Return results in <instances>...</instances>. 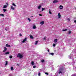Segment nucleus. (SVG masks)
<instances>
[{
	"mask_svg": "<svg viewBox=\"0 0 76 76\" xmlns=\"http://www.w3.org/2000/svg\"><path fill=\"white\" fill-rule=\"evenodd\" d=\"M58 18H59V19H60V18H61V15H60V13H58Z\"/></svg>",
	"mask_w": 76,
	"mask_h": 76,
	"instance_id": "nucleus-6",
	"label": "nucleus"
},
{
	"mask_svg": "<svg viewBox=\"0 0 76 76\" xmlns=\"http://www.w3.org/2000/svg\"><path fill=\"white\" fill-rule=\"evenodd\" d=\"M49 13L50 14V15H51L52 13H51V10H49Z\"/></svg>",
	"mask_w": 76,
	"mask_h": 76,
	"instance_id": "nucleus-28",
	"label": "nucleus"
},
{
	"mask_svg": "<svg viewBox=\"0 0 76 76\" xmlns=\"http://www.w3.org/2000/svg\"><path fill=\"white\" fill-rule=\"evenodd\" d=\"M12 57H13L12 56H9V58H12Z\"/></svg>",
	"mask_w": 76,
	"mask_h": 76,
	"instance_id": "nucleus-31",
	"label": "nucleus"
},
{
	"mask_svg": "<svg viewBox=\"0 0 76 76\" xmlns=\"http://www.w3.org/2000/svg\"><path fill=\"white\" fill-rule=\"evenodd\" d=\"M8 62L7 61H6V64H5V66H7L8 64Z\"/></svg>",
	"mask_w": 76,
	"mask_h": 76,
	"instance_id": "nucleus-20",
	"label": "nucleus"
},
{
	"mask_svg": "<svg viewBox=\"0 0 76 76\" xmlns=\"http://www.w3.org/2000/svg\"><path fill=\"white\" fill-rule=\"evenodd\" d=\"M72 56H73V55L72 54H71L70 55H69V58L70 59L71 58V59H72V60L73 61V60H74V59H73V57Z\"/></svg>",
	"mask_w": 76,
	"mask_h": 76,
	"instance_id": "nucleus-3",
	"label": "nucleus"
},
{
	"mask_svg": "<svg viewBox=\"0 0 76 76\" xmlns=\"http://www.w3.org/2000/svg\"><path fill=\"white\" fill-rule=\"evenodd\" d=\"M45 75H48V73L47 72H45Z\"/></svg>",
	"mask_w": 76,
	"mask_h": 76,
	"instance_id": "nucleus-34",
	"label": "nucleus"
},
{
	"mask_svg": "<svg viewBox=\"0 0 76 76\" xmlns=\"http://www.w3.org/2000/svg\"><path fill=\"white\" fill-rule=\"evenodd\" d=\"M7 7V5H4L3 7V9H6Z\"/></svg>",
	"mask_w": 76,
	"mask_h": 76,
	"instance_id": "nucleus-17",
	"label": "nucleus"
},
{
	"mask_svg": "<svg viewBox=\"0 0 76 76\" xmlns=\"http://www.w3.org/2000/svg\"><path fill=\"white\" fill-rule=\"evenodd\" d=\"M41 6L39 5L38 7V9H41Z\"/></svg>",
	"mask_w": 76,
	"mask_h": 76,
	"instance_id": "nucleus-15",
	"label": "nucleus"
},
{
	"mask_svg": "<svg viewBox=\"0 0 76 76\" xmlns=\"http://www.w3.org/2000/svg\"><path fill=\"white\" fill-rule=\"evenodd\" d=\"M30 38H31V39H34V37L32 35H30Z\"/></svg>",
	"mask_w": 76,
	"mask_h": 76,
	"instance_id": "nucleus-18",
	"label": "nucleus"
},
{
	"mask_svg": "<svg viewBox=\"0 0 76 76\" xmlns=\"http://www.w3.org/2000/svg\"><path fill=\"white\" fill-rule=\"evenodd\" d=\"M38 75L39 76H41V73L40 72H38Z\"/></svg>",
	"mask_w": 76,
	"mask_h": 76,
	"instance_id": "nucleus-22",
	"label": "nucleus"
},
{
	"mask_svg": "<svg viewBox=\"0 0 76 76\" xmlns=\"http://www.w3.org/2000/svg\"><path fill=\"white\" fill-rule=\"evenodd\" d=\"M74 22H75V23H76V20H75L74 21Z\"/></svg>",
	"mask_w": 76,
	"mask_h": 76,
	"instance_id": "nucleus-43",
	"label": "nucleus"
},
{
	"mask_svg": "<svg viewBox=\"0 0 76 76\" xmlns=\"http://www.w3.org/2000/svg\"><path fill=\"white\" fill-rule=\"evenodd\" d=\"M31 64L32 66H34V61L31 62Z\"/></svg>",
	"mask_w": 76,
	"mask_h": 76,
	"instance_id": "nucleus-21",
	"label": "nucleus"
},
{
	"mask_svg": "<svg viewBox=\"0 0 76 76\" xmlns=\"http://www.w3.org/2000/svg\"><path fill=\"white\" fill-rule=\"evenodd\" d=\"M41 63L42 64L43 63H44L45 62V60H44V59H42L41 60Z\"/></svg>",
	"mask_w": 76,
	"mask_h": 76,
	"instance_id": "nucleus-9",
	"label": "nucleus"
},
{
	"mask_svg": "<svg viewBox=\"0 0 76 76\" xmlns=\"http://www.w3.org/2000/svg\"><path fill=\"white\" fill-rule=\"evenodd\" d=\"M0 16H4V14H0Z\"/></svg>",
	"mask_w": 76,
	"mask_h": 76,
	"instance_id": "nucleus-23",
	"label": "nucleus"
},
{
	"mask_svg": "<svg viewBox=\"0 0 76 76\" xmlns=\"http://www.w3.org/2000/svg\"><path fill=\"white\" fill-rule=\"evenodd\" d=\"M20 36L21 37H22V34H19Z\"/></svg>",
	"mask_w": 76,
	"mask_h": 76,
	"instance_id": "nucleus-38",
	"label": "nucleus"
},
{
	"mask_svg": "<svg viewBox=\"0 0 76 76\" xmlns=\"http://www.w3.org/2000/svg\"><path fill=\"white\" fill-rule=\"evenodd\" d=\"M8 47H10V45H8Z\"/></svg>",
	"mask_w": 76,
	"mask_h": 76,
	"instance_id": "nucleus-44",
	"label": "nucleus"
},
{
	"mask_svg": "<svg viewBox=\"0 0 76 76\" xmlns=\"http://www.w3.org/2000/svg\"><path fill=\"white\" fill-rule=\"evenodd\" d=\"M32 17H33V16H32Z\"/></svg>",
	"mask_w": 76,
	"mask_h": 76,
	"instance_id": "nucleus-46",
	"label": "nucleus"
},
{
	"mask_svg": "<svg viewBox=\"0 0 76 76\" xmlns=\"http://www.w3.org/2000/svg\"><path fill=\"white\" fill-rule=\"evenodd\" d=\"M12 5H13V6H15V7H16V5H15V4L14 3H12Z\"/></svg>",
	"mask_w": 76,
	"mask_h": 76,
	"instance_id": "nucleus-24",
	"label": "nucleus"
},
{
	"mask_svg": "<svg viewBox=\"0 0 76 76\" xmlns=\"http://www.w3.org/2000/svg\"><path fill=\"white\" fill-rule=\"evenodd\" d=\"M8 45H8V44H6V47H8Z\"/></svg>",
	"mask_w": 76,
	"mask_h": 76,
	"instance_id": "nucleus-39",
	"label": "nucleus"
},
{
	"mask_svg": "<svg viewBox=\"0 0 76 76\" xmlns=\"http://www.w3.org/2000/svg\"><path fill=\"white\" fill-rule=\"evenodd\" d=\"M5 30H6V31H7V29H6V28H5Z\"/></svg>",
	"mask_w": 76,
	"mask_h": 76,
	"instance_id": "nucleus-45",
	"label": "nucleus"
},
{
	"mask_svg": "<svg viewBox=\"0 0 76 76\" xmlns=\"http://www.w3.org/2000/svg\"><path fill=\"white\" fill-rule=\"evenodd\" d=\"M36 67V66H34L33 67V68L34 69V68H35Z\"/></svg>",
	"mask_w": 76,
	"mask_h": 76,
	"instance_id": "nucleus-37",
	"label": "nucleus"
},
{
	"mask_svg": "<svg viewBox=\"0 0 76 76\" xmlns=\"http://www.w3.org/2000/svg\"><path fill=\"white\" fill-rule=\"evenodd\" d=\"M3 10L4 12H6V11L7 10H6V9H3Z\"/></svg>",
	"mask_w": 76,
	"mask_h": 76,
	"instance_id": "nucleus-25",
	"label": "nucleus"
},
{
	"mask_svg": "<svg viewBox=\"0 0 76 76\" xmlns=\"http://www.w3.org/2000/svg\"><path fill=\"white\" fill-rule=\"evenodd\" d=\"M71 32H72L71 31L69 30V31H68V34H71Z\"/></svg>",
	"mask_w": 76,
	"mask_h": 76,
	"instance_id": "nucleus-29",
	"label": "nucleus"
},
{
	"mask_svg": "<svg viewBox=\"0 0 76 76\" xmlns=\"http://www.w3.org/2000/svg\"><path fill=\"white\" fill-rule=\"evenodd\" d=\"M4 49L3 51V52H5L7 50V48L6 47H4Z\"/></svg>",
	"mask_w": 76,
	"mask_h": 76,
	"instance_id": "nucleus-10",
	"label": "nucleus"
},
{
	"mask_svg": "<svg viewBox=\"0 0 76 76\" xmlns=\"http://www.w3.org/2000/svg\"><path fill=\"white\" fill-rule=\"evenodd\" d=\"M33 29H36L37 28V27H36V26H35V24H33Z\"/></svg>",
	"mask_w": 76,
	"mask_h": 76,
	"instance_id": "nucleus-12",
	"label": "nucleus"
},
{
	"mask_svg": "<svg viewBox=\"0 0 76 76\" xmlns=\"http://www.w3.org/2000/svg\"><path fill=\"white\" fill-rule=\"evenodd\" d=\"M45 10V8H42V11H44Z\"/></svg>",
	"mask_w": 76,
	"mask_h": 76,
	"instance_id": "nucleus-27",
	"label": "nucleus"
},
{
	"mask_svg": "<svg viewBox=\"0 0 76 76\" xmlns=\"http://www.w3.org/2000/svg\"><path fill=\"white\" fill-rule=\"evenodd\" d=\"M28 20L29 22H31V19L28 18Z\"/></svg>",
	"mask_w": 76,
	"mask_h": 76,
	"instance_id": "nucleus-32",
	"label": "nucleus"
},
{
	"mask_svg": "<svg viewBox=\"0 0 76 76\" xmlns=\"http://www.w3.org/2000/svg\"><path fill=\"white\" fill-rule=\"evenodd\" d=\"M56 44H53V47H55L56 46Z\"/></svg>",
	"mask_w": 76,
	"mask_h": 76,
	"instance_id": "nucleus-35",
	"label": "nucleus"
},
{
	"mask_svg": "<svg viewBox=\"0 0 76 76\" xmlns=\"http://www.w3.org/2000/svg\"><path fill=\"white\" fill-rule=\"evenodd\" d=\"M68 64H69V65H70L71 64V63L70 62H69L68 63Z\"/></svg>",
	"mask_w": 76,
	"mask_h": 76,
	"instance_id": "nucleus-40",
	"label": "nucleus"
},
{
	"mask_svg": "<svg viewBox=\"0 0 76 76\" xmlns=\"http://www.w3.org/2000/svg\"><path fill=\"white\" fill-rule=\"evenodd\" d=\"M68 20H69V21H70V19L68 18L67 19Z\"/></svg>",
	"mask_w": 76,
	"mask_h": 76,
	"instance_id": "nucleus-42",
	"label": "nucleus"
},
{
	"mask_svg": "<svg viewBox=\"0 0 76 76\" xmlns=\"http://www.w3.org/2000/svg\"><path fill=\"white\" fill-rule=\"evenodd\" d=\"M57 2H58V1H57V0H55L53 1V3H56Z\"/></svg>",
	"mask_w": 76,
	"mask_h": 76,
	"instance_id": "nucleus-13",
	"label": "nucleus"
},
{
	"mask_svg": "<svg viewBox=\"0 0 76 76\" xmlns=\"http://www.w3.org/2000/svg\"><path fill=\"white\" fill-rule=\"evenodd\" d=\"M39 16H42V15L40 14H39Z\"/></svg>",
	"mask_w": 76,
	"mask_h": 76,
	"instance_id": "nucleus-41",
	"label": "nucleus"
},
{
	"mask_svg": "<svg viewBox=\"0 0 76 76\" xmlns=\"http://www.w3.org/2000/svg\"><path fill=\"white\" fill-rule=\"evenodd\" d=\"M64 71V69L62 68H61L59 69V71L58 72V73L59 74H62V73H64V72H63Z\"/></svg>",
	"mask_w": 76,
	"mask_h": 76,
	"instance_id": "nucleus-1",
	"label": "nucleus"
},
{
	"mask_svg": "<svg viewBox=\"0 0 76 76\" xmlns=\"http://www.w3.org/2000/svg\"><path fill=\"white\" fill-rule=\"evenodd\" d=\"M46 38H47V37L45 36L44 37V38L43 39V40L44 41L46 40Z\"/></svg>",
	"mask_w": 76,
	"mask_h": 76,
	"instance_id": "nucleus-16",
	"label": "nucleus"
},
{
	"mask_svg": "<svg viewBox=\"0 0 76 76\" xmlns=\"http://www.w3.org/2000/svg\"><path fill=\"white\" fill-rule=\"evenodd\" d=\"M11 70H14V69H13V67H11Z\"/></svg>",
	"mask_w": 76,
	"mask_h": 76,
	"instance_id": "nucleus-26",
	"label": "nucleus"
},
{
	"mask_svg": "<svg viewBox=\"0 0 76 76\" xmlns=\"http://www.w3.org/2000/svg\"><path fill=\"white\" fill-rule=\"evenodd\" d=\"M9 52H7L5 53V54H9Z\"/></svg>",
	"mask_w": 76,
	"mask_h": 76,
	"instance_id": "nucleus-19",
	"label": "nucleus"
},
{
	"mask_svg": "<svg viewBox=\"0 0 76 76\" xmlns=\"http://www.w3.org/2000/svg\"><path fill=\"white\" fill-rule=\"evenodd\" d=\"M59 8L60 10H61V9H63V7L62 5H60L59 6Z\"/></svg>",
	"mask_w": 76,
	"mask_h": 76,
	"instance_id": "nucleus-7",
	"label": "nucleus"
},
{
	"mask_svg": "<svg viewBox=\"0 0 76 76\" xmlns=\"http://www.w3.org/2000/svg\"><path fill=\"white\" fill-rule=\"evenodd\" d=\"M67 29H64L63 30V31H66Z\"/></svg>",
	"mask_w": 76,
	"mask_h": 76,
	"instance_id": "nucleus-33",
	"label": "nucleus"
},
{
	"mask_svg": "<svg viewBox=\"0 0 76 76\" xmlns=\"http://www.w3.org/2000/svg\"><path fill=\"white\" fill-rule=\"evenodd\" d=\"M27 40V38H25V39L23 40L22 42L24 43L25 41H26Z\"/></svg>",
	"mask_w": 76,
	"mask_h": 76,
	"instance_id": "nucleus-4",
	"label": "nucleus"
},
{
	"mask_svg": "<svg viewBox=\"0 0 76 76\" xmlns=\"http://www.w3.org/2000/svg\"><path fill=\"white\" fill-rule=\"evenodd\" d=\"M11 9L12 10H15V8L13 7V6H11Z\"/></svg>",
	"mask_w": 76,
	"mask_h": 76,
	"instance_id": "nucleus-11",
	"label": "nucleus"
},
{
	"mask_svg": "<svg viewBox=\"0 0 76 76\" xmlns=\"http://www.w3.org/2000/svg\"><path fill=\"white\" fill-rule=\"evenodd\" d=\"M54 53H49V55H51L52 56H54Z\"/></svg>",
	"mask_w": 76,
	"mask_h": 76,
	"instance_id": "nucleus-14",
	"label": "nucleus"
},
{
	"mask_svg": "<svg viewBox=\"0 0 76 76\" xmlns=\"http://www.w3.org/2000/svg\"><path fill=\"white\" fill-rule=\"evenodd\" d=\"M40 24H41V25H42L44 24V21H42L40 23Z\"/></svg>",
	"mask_w": 76,
	"mask_h": 76,
	"instance_id": "nucleus-8",
	"label": "nucleus"
},
{
	"mask_svg": "<svg viewBox=\"0 0 76 76\" xmlns=\"http://www.w3.org/2000/svg\"><path fill=\"white\" fill-rule=\"evenodd\" d=\"M38 42V41H36L35 43V45H37V43Z\"/></svg>",
	"mask_w": 76,
	"mask_h": 76,
	"instance_id": "nucleus-30",
	"label": "nucleus"
},
{
	"mask_svg": "<svg viewBox=\"0 0 76 76\" xmlns=\"http://www.w3.org/2000/svg\"><path fill=\"white\" fill-rule=\"evenodd\" d=\"M57 39H55L54 40V44H57Z\"/></svg>",
	"mask_w": 76,
	"mask_h": 76,
	"instance_id": "nucleus-5",
	"label": "nucleus"
},
{
	"mask_svg": "<svg viewBox=\"0 0 76 76\" xmlns=\"http://www.w3.org/2000/svg\"><path fill=\"white\" fill-rule=\"evenodd\" d=\"M48 52H50V49H48Z\"/></svg>",
	"mask_w": 76,
	"mask_h": 76,
	"instance_id": "nucleus-36",
	"label": "nucleus"
},
{
	"mask_svg": "<svg viewBox=\"0 0 76 76\" xmlns=\"http://www.w3.org/2000/svg\"><path fill=\"white\" fill-rule=\"evenodd\" d=\"M17 57H19L20 58H22L23 57V56L20 53H18V55H17Z\"/></svg>",
	"mask_w": 76,
	"mask_h": 76,
	"instance_id": "nucleus-2",
	"label": "nucleus"
}]
</instances>
